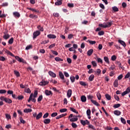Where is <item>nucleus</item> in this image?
I'll list each match as a JSON object with an SVG mask.
<instances>
[{
	"label": "nucleus",
	"instance_id": "obj_60",
	"mask_svg": "<svg viewBox=\"0 0 130 130\" xmlns=\"http://www.w3.org/2000/svg\"><path fill=\"white\" fill-rule=\"evenodd\" d=\"M116 58H117V57H116V56H115V55H113L112 57H111V59H112V60H113V61H114L115 60H116Z\"/></svg>",
	"mask_w": 130,
	"mask_h": 130
},
{
	"label": "nucleus",
	"instance_id": "obj_62",
	"mask_svg": "<svg viewBox=\"0 0 130 130\" xmlns=\"http://www.w3.org/2000/svg\"><path fill=\"white\" fill-rule=\"evenodd\" d=\"M91 64L93 67H97V63L95 61H91Z\"/></svg>",
	"mask_w": 130,
	"mask_h": 130
},
{
	"label": "nucleus",
	"instance_id": "obj_34",
	"mask_svg": "<svg viewBox=\"0 0 130 130\" xmlns=\"http://www.w3.org/2000/svg\"><path fill=\"white\" fill-rule=\"evenodd\" d=\"M38 96V91H35L34 93L33 94L34 98H37V96Z\"/></svg>",
	"mask_w": 130,
	"mask_h": 130
},
{
	"label": "nucleus",
	"instance_id": "obj_4",
	"mask_svg": "<svg viewBox=\"0 0 130 130\" xmlns=\"http://www.w3.org/2000/svg\"><path fill=\"white\" fill-rule=\"evenodd\" d=\"M80 122H81V124H82V125H84V126L86 125V124L87 125L90 124V122H89V121L88 120H81L80 121Z\"/></svg>",
	"mask_w": 130,
	"mask_h": 130
},
{
	"label": "nucleus",
	"instance_id": "obj_18",
	"mask_svg": "<svg viewBox=\"0 0 130 130\" xmlns=\"http://www.w3.org/2000/svg\"><path fill=\"white\" fill-rule=\"evenodd\" d=\"M49 74L50 75V76H51V77H52L53 78H55L56 77V74L52 72V71H49Z\"/></svg>",
	"mask_w": 130,
	"mask_h": 130
},
{
	"label": "nucleus",
	"instance_id": "obj_9",
	"mask_svg": "<svg viewBox=\"0 0 130 130\" xmlns=\"http://www.w3.org/2000/svg\"><path fill=\"white\" fill-rule=\"evenodd\" d=\"M45 93L46 96H50V95H52V91L50 90H46Z\"/></svg>",
	"mask_w": 130,
	"mask_h": 130
},
{
	"label": "nucleus",
	"instance_id": "obj_42",
	"mask_svg": "<svg viewBox=\"0 0 130 130\" xmlns=\"http://www.w3.org/2000/svg\"><path fill=\"white\" fill-rule=\"evenodd\" d=\"M121 105L120 104H115L113 106L114 108H118L119 107H120Z\"/></svg>",
	"mask_w": 130,
	"mask_h": 130
},
{
	"label": "nucleus",
	"instance_id": "obj_12",
	"mask_svg": "<svg viewBox=\"0 0 130 130\" xmlns=\"http://www.w3.org/2000/svg\"><path fill=\"white\" fill-rule=\"evenodd\" d=\"M72 93H73L72 89H69L67 92V96L68 98H70L72 96Z\"/></svg>",
	"mask_w": 130,
	"mask_h": 130
},
{
	"label": "nucleus",
	"instance_id": "obj_49",
	"mask_svg": "<svg viewBox=\"0 0 130 130\" xmlns=\"http://www.w3.org/2000/svg\"><path fill=\"white\" fill-rule=\"evenodd\" d=\"M51 116L52 117H55V116H57V113L54 112L51 114Z\"/></svg>",
	"mask_w": 130,
	"mask_h": 130
},
{
	"label": "nucleus",
	"instance_id": "obj_16",
	"mask_svg": "<svg viewBox=\"0 0 130 130\" xmlns=\"http://www.w3.org/2000/svg\"><path fill=\"white\" fill-rule=\"evenodd\" d=\"M93 49H90L87 51V55H88V56H91L93 54Z\"/></svg>",
	"mask_w": 130,
	"mask_h": 130
},
{
	"label": "nucleus",
	"instance_id": "obj_56",
	"mask_svg": "<svg viewBox=\"0 0 130 130\" xmlns=\"http://www.w3.org/2000/svg\"><path fill=\"white\" fill-rule=\"evenodd\" d=\"M17 99H18V100H23V99H24V96H23V95H19L17 97Z\"/></svg>",
	"mask_w": 130,
	"mask_h": 130
},
{
	"label": "nucleus",
	"instance_id": "obj_21",
	"mask_svg": "<svg viewBox=\"0 0 130 130\" xmlns=\"http://www.w3.org/2000/svg\"><path fill=\"white\" fill-rule=\"evenodd\" d=\"M5 102L6 103H9V104H11V103H12L13 102L12 101V100L8 98H6L5 99Z\"/></svg>",
	"mask_w": 130,
	"mask_h": 130
},
{
	"label": "nucleus",
	"instance_id": "obj_22",
	"mask_svg": "<svg viewBox=\"0 0 130 130\" xmlns=\"http://www.w3.org/2000/svg\"><path fill=\"white\" fill-rule=\"evenodd\" d=\"M24 113H29L30 112H32V110L31 109H25L23 110Z\"/></svg>",
	"mask_w": 130,
	"mask_h": 130
},
{
	"label": "nucleus",
	"instance_id": "obj_38",
	"mask_svg": "<svg viewBox=\"0 0 130 130\" xmlns=\"http://www.w3.org/2000/svg\"><path fill=\"white\" fill-rule=\"evenodd\" d=\"M121 122L122 123H123V124H125L126 123V121H125V119L123 117H121Z\"/></svg>",
	"mask_w": 130,
	"mask_h": 130
},
{
	"label": "nucleus",
	"instance_id": "obj_57",
	"mask_svg": "<svg viewBox=\"0 0 130 130\" xmlns=\"http://www.w3.org/2000/svg\"><path fill=\"white\" fill-rule=\"evenodd\" d=\"M51 52L55 55H58V53L56 51L51 50Z\"/></svg>",
	"mask_w": 130,
	"mask_h": 130
},
{
	"label": "nucleus",
	"instance_id": "obj_40",
	"mask_svg": "<svg viewBox=\"0 0 130 130\" xmlns=\"http://www.w3.org/2000/svg\"><path fill=\"white\" fill-rule=\"evenodd\" d=\"M3 38H4V39H6V40H7V39H9V38H10V36L9 34L5 35L3 36Z\"/></svg>",
	"mask_w": 130,
	"mask_h": 130
},
{
	"label": "nucleus",
	"instance_id": "obj_48",
	"mask_svg": "<svg viewBox=\"0 0 130 130\" xmlns=\"http://www.w3.org/2000/svg\"><path fill=\"white\" fill-rule=\"evenodd\" d=\"M14 74L16 75V77H20V72L14 71Z\"/></svg>",
	"mask_w": 130,
	"mask_h": 130
},
{
	"label": "nucleus",
	"instance_id": "obj_47",
	"mask_svg": "<svg viewBox=\"0 0 130 130\" xmlns=\"http://www.w3.org/2000/svg\"><path fill=\"white\" fill-rule=\"evenodd\" d=\"M87 115L90 116L91 115V110L88 109L86 111Z\"/></svg>",
	"mask_w": 130,
	"mask_h": 130
},
{
	"label": "nucleus",
	"instance_id": "obj_39",
	"mask_svg": "<svg viewBox=\"0 0 130 130\" xmlns=\"http://www.w3.org/2000/svg\"><path fill=\"white\" fill-rule=\"evenodd\" d=\"M38 29H39V30H40V31H42V32H43L44 31V29L43 28V27H41V25L38 26Z\"/></svg>",
	"mask_w": 130,
	"mask_h": 130
},
{
	"label": "nucleus",
	"instance_id": "obj_31",
	"mask_svg": "<svg viewBox=\"0 0 130 130\" xmlns=\"http://www.w3.org/2000/svg\"><path fill=\"white\" fill-rule=\"evenodd\" d=\"M104 59L107 63L109 64V58H108V57L105 56Z\"/></svg>",
	"mask_w": 130,
	"mask_h": 130
},
{
	"label": "nucleus",
	"instance_id": "obj_46",
	"mask_svg": "<svg viewBox=\"0 0 130 130\" xmlns=\"http://www.w3.org/2000/svg\"><path fill=\"white\" fill-rule=\"evenodd\" d=\"M89 80L90 81H93L94 80V75H90L89 78Z\"/></svg>",
	"mask_w": 130,
	"mask_h": 130
},
{
	"label": "nucleus",
	"instance_id": "obj_28",
	"mask_svg": "<svg viewBox=\"0 0 130 130\" xmlns=\"http://www.w3.org/2000/svg\"><path fill=\"white\" fill-rule=\"evenodd\" d=\"M55 60L56 61H63V59L58 57H55Z\"/></svg>",
	"mask_w": 130,
	"mask_h": 130
},
{
	"label": "nucleus",
	"instance_id": "obj_52",
	"mask_svg": "<svg viewBox=\"0 0 130 130\" xmlns=\"http://www.w3.org/2000/svg\"><path fill=\"white\" fill-rule=\"evenodd\" d=\"M97 60L98 62H100L101 63H103V61L102 60V59L97 57Z\"/></svg>",
	"mask_w": 130,
	"mask_h": 130
},
{
	"label": "nucleus",
	"instance_id": "obj_44",
	"mask_svg": "<svg viewBox=\"0 0 130 130\" xmlns=\"http://www.w3.org/2000/svg\"><path fill=\"white\" fill-rule=\"evenodd\" d=\"M116 64H118V66H119V68L122 69V67H121V62H120V61H116Z\"/></svg>",
	"mask_w": 130,
	"mask_h": 130
},
{
	"label": "nucleus",
	"instance_id": "obj_15",
	"mask_svg": "<svg viewBox=\"0 0 130 130\" xmlns=\"http://www.w3.org/2000/svg\"><path fill=\"white\" fill-rule=\"evenodd\" d=\"M50 119L47 118L43 120V122L45 123V124H48L49 123H50Z\"/></svg>",
	"mask_w": 130,
	"mask_h": 130
},
{
	"label": "nucleus",
	"instance_id": "obj_2",
	"mask_svg": "<svg viewBox=\"0 0 130 130\" xmlns=\"http://www.w3.org/2000/svg\"><path fill=\"white\" fill-rule=\"evenodd\" d=\"M31 101L34 102L35 103L36 102V99H35V98H33V93L30 94L28 100V102H31Z\"/></svg>",
	"mask_w": 130,
	"mask_h": 130
},
{
	"label": "nucleus",
	"instance_id": "obj_51",
	"mask_svg": "<svg viewBox=\"0 0 130 130\" xmlns=\"http://www.w3.org/2000/svg\"><path fill=\"white\" fill-rule=\"evenodd\" d=\"M96 96L98 97V99H99V100H101V94H100V93H98L96 94Z\"/></svg>",
	"mask_w": 130,
	"mask_h": 130
},
{
	"label": "nucleus",
	"instance_id": "obj_27",
	"mask_svg": "<svg viewBox=\"0 0 130 130\" xmlns=\"http://www.w3.org/2000/svg\"><path fill=\"white\" fill-rule=\"evenodd\" d=\"M91 102L96 106H100V105H99V104H98V103L94 100H91Z\"/></svg>",
	"mask_w": 130,
	"mask_h": 130
},
{
	"label": "nucleus",
	"instance_id": "obj_54",
	"mask_svg": "<svg viewBox=\"0 0 130 130\" xmlns=\"http://www.w3.org/2000/svg\"><path fill=\"white\" fill-rule=\"evenodd\" d=\"M114 99L117 101H119V100H120L119 97L117 95H115V94L114 95Z\"/></svg>",
	"mask_w": 130,
	"mask_h": 130
},
{
	"label": "nucleus",
	"instance_id": "obj_30",
	"mask_svg": "<svg viewBox=\"0 0 130 130\" xmlns=\"http://www.w3.org/2000/svg\"><path fill=\"white\" fill-rule=\"evenodd\" d=\"M19 120L21 123H23V124H25V123H26V121L23 119V118L22 117H20Z\"/></svg>",
	"mask_w": 130,
	"mask_h": 130
},
{
	"label": "nucleus",
	"instance_id": "obj_58",
	"mask_svg": "<svg viewBox=\"0 0 130 130\" xmlns=\"http://www.w3.org/2000/svg\"><path fill=\"white\" fill-rule=\"evenodd\" d=\"M130 77V72H128L127 74L125 76L124 79H128Z\"/></svg>",
	"mask_w": 130,
	"mask_h": 130
},
{
	"label": "nucleus",
	"instance_id": "obj_13",
	"mask_svg": "<svg viewBox=\"0 0 130 130\" xmlns=\"http://www.w3.org/2000/svg\"><path fill=\"white\" fill-rule=\"evenodd\" d=\"M114 114H115V115L119 116V115H120V114H121V112H120V111H118V110H115L114 111Z\"/></svg>",
	"mask_w": 130,
	"mask_h": 130
},
{
	"label": "nucleus",
	"instance_id": "obj_45",
	"mask_svg": "<svg viewBox=\"0 0 130 130\" xmlns=\"http://www.w3.org/2000/svg\"><path fill=\"white\" fill-rule=\"evenodd\" d=\"M7 93V90L5 89L0 90V94H6Z\"/></svg>",
	"mask_w": 130,
	"mask_h": 130
},
{
	"label": "nucleus",
	"instance_id": "obj_35",
	"mask_svg": "<svg viewBox=\"0 0 130 130\" xmlns=\"http://www.w3.org/2000/svg\"><path fill=\"white\" fill-rule=\"evenodd\" d=\"M112 10H113V11H114V12H118V11H119L118 8H117V7H116V6L113 7Z\"/></svg>",
	"mask_w": 130,
	"mask_h": 130
},
{
	"label": "nucleus",
	"instance_id": "obj_6",
	"mask_svg": "<svg viewBox=\"0 0 130 130\" xmlns=\"http://www.w3.org/2000/svg\"><path fill=\"white\" fill-rule=\"evenodd\" d=\"M15 59L18 60V61H19V62H25V60H24L23 58H21L19 56H14Z\"/></svg>",
	"mask_w": 130,
	"mask_h": 130
},
{
	"label": "nucleus",
	"instance_id": "obj_41",
	"mask_svg": "<svg viewBox=\"0 0 130 130\" xmlns=\"http://www.w3.org/2000/svg\"><path fill=\"white\" fill-rule=\"evenodd\" d=\"M71 125L72 126V127H73V128H76L77 127H78V125H77V124H76L75 123L73 122L71 124Z\"/></svg>",
	"mask_w": 130,
	"mask_h": 130
},
{
	"label": "nucleus",
	"instance_id": "obj_1",
	"mask_svg": "<svg viewBox=\"0 0 130 130\" xmlns=\"http://www.w3.org/2000/svg\"><path fill=\"white\" fill-rule=\"evenodd\" d=\"M107 24L104 25L103 24H99V27H102V28H109L111 27V25H112V22L111 21L110 22H107Z\"/></svg>",
	"mask_w": 130,
	"mask_h": 130
},
{
	"label": "nucleus",
	"instance_id": "obj_17",
	"mask_svg": "<svg viewBox=\"0 0 130 130\" xmlns=\"http://www.w3.org/2000/svg\"><path fill=\"white\" fill-rule=\"evenodd\" d=\"M81 100L82 102L85 103L87 101V98H86V96L85 95H82L81 97Z\"/></svg>",
	"mask_w": 130,
	"mask_h": 130
},
{
	"label": "nucleus",
	"instance_id": "obj_14",
	"mask_svg": "<svg viewBox=\"0 0 130 130\" xmlns=\"http://www.w3.org/2000/svg\"><path fill=\"white\" fill-rule=\"evenodd\" d=\"M42 115H43V113H42V112H40L38 115H37V120H38V119H40V118L42 117Z\"/></svg>",
	"mask_w": 130,
	"mask_h": 130
},
{
	"label": "nucleus",
	"instance_id": "obj_61",
	"mask_svg": "<svg viewBox=\"0 0 130 130\" xmlns=\"http://www.w3.org/2000/svg\"><path fill=\"white\" fill-rule=\"evenodd\" d=\"M115 69V66L112 65L111 67L109 68L110 71H113Z\"/></svg>",
	"mask_w": 130,
	"mask_h": 130
},
{
	"label": "nucleus",
	"instance_id": "obj_32",
	"mask_svg": "<svg viewBox=\"0 0 130 130\" xmlns=\"http://www.w3.org/2000/svg\"><path fill=\"white\" fill-rule=\"evenodd\" d=\"M87 42H89V43H90V44H91V45L96 44V42L95 41L88 40Z\"/></svg>",
	"mask_w": 130,
	"mask_h": 130
},
{
	"label": "nucleus",
	"instance_id": "obj_33",
	"mask_svg": "<svg viewBox=\"0 0 130 130\" xmlns=\"http://www.w3.org/2000/svg\"><path fill=\"white\" fill-rule=\"evenodd\" d=\"M42 99H43V95H40L38 98V102H41V101H42Z\"/></svg>",
	"mask_w": 130,
	"mask_h": 130
},
{
	"label": "nucleus",
	"instance_id": "obj_7",
	"mask_svg": "<svg viewBox=\"0 0 130 130\" xmlns=\"http://www.w3.org/2000/svg\"><path fill=\"white\" fill-rule=\"evenodd\" d=\"M13 15L15 18H20L21 17V14L18 12H13Z\"/></svg>",
	"mask_w": 130,
	"mask_h": 130
},
{
	"label": "nucleus",
	"instance_id": "obj_3",
	"mask_svg": "<svg viewBox=\"0 0 130 130\" xmlns=\"http://www.w3.org/2000/svg\"><path fill=\"white\" fill-rule=\"evenodd\" d=\"M41 32L39 31V30H37L35 32L33 33V39H36L37 38L38 36H39L40 35Z\"/></svg>",
	"mask_w": 130,
	"mask_h": 130
},
{
	"label": "nucleus",
	"instance_id": "obj_53",
	"mask_svg": "<svg viewBox=\"0 0 130 130\" xmlns=\"http://www.w3.org/2000/svg\"><path fill=\"white\" fill-rule=\"evenodd\" d=\"M98 35H99V36H102V35H104V31L102 30L101 31H99Z\"/></svg>",
	"mask_w": 130,
	"mask_h": 130
},
{
	"label": "nucleus",
	"instance_id": "obj_59",
	"mask_svg": "<svg viewBox=\"0 0 130 130\" xmlns=\"http://www.w3.org/2000/svg\"><path fill=\"white\" fill-rule=\"evenodd\" d=\"M55 46V44H52L50 46H49V49H51V48H53Z\"/></svg>",
	"mask_w": 130,
	"mask_h": 130
},
{
	"label": "nucleus",
	"instance_id": "obj_43",
	"mask_svg": "<svg viewBox=\"0 0 130 130\" xmlns=\"http://www.w3.org/2000/svg\"><path fill=\"white\" fill-rule=\"evenodd\" d=\"M70 80L72 82V83H74L75 82V77L74 76H71L70 77Z\"/></svg>",
	"mask_w": 130,
	"mask_h": 130
},
{
	"label": "nucleus",
	"instance_id": "obj_11",
	"mask_svg": "<svg viewBox=\"0 0 130 130\" xmlns=\"http://www.w3.org/2000/svg\"><path fill=\"white\" fill-rule=\"evenodd\" d=\"M118 43H120V44H121L122 46H123V47H125V46H126V44H125V42H124V41L121 40H119Z\"/></svg>",
	"mask_w": 130,
	"mask_h": 130
},
{
	"label": "nucleus",
	"instance_id": "obj_20",
	"mask_svg": "<svg viewBox=\"0 0 130 130\" xmlns=\"http://www.w3.org/2000/svg\"><path fill=\"white\" fill-rule=\"evenodd\" d=\"M70 109L71 111H72V112H74V113H76L77 114H79V112H78L75 108L70 107Z\"/></svg>",
	"mask_w": 130,
	"mask_h": 130
},
{
	"label": "nucleus",
	"instance_id": "obj_25",
	"mask_svg": "<svg viewBox=\"0 0 130 130\" xmlns=\"http://www.w3.org/2000/svg\"><path fill=\"white\" fill-rule=\"evenodd\" d=\"M5 52L6 53H7V54H9V55H11V56L15 57V55H14L12 52H11V51L8 50H6Z\"/></svg>",
	"mask_w": 130,
	"mask_h": 130
},
{
	"label": "nucleus",
	"instance_id": "obj_24",
	"mask_svg": "<svg viewBox=\"0 0 130 130\" xmlns=\"http://www.w3.org/2000/svg\"><path fill=\"white\" fill-rule=\"evenodd\" d=\"M78 118H77L76 117H74L72 118H71L70 119V121H71V122H74L75 121H78Z\"/></svg>",
	"mask_w": 130,
	"mask_h": 130
},
{
	"label": "nucleus",
	"instance_id": "obj_23",
	"mask_svg": "<svg viewBox=\"0 0 130 130\" xmlns=\"http://www.w3.org/2000/svg\"><path fill=\"white\" fill-rule=\"evenodd\" d=\"M24 92H25V93H28L29 94H30L31 93V90L28 87H25L24 88Z\"/></svg>",
	"mask_w": 130,
	"mask_h": 130
},
{
	"label": "nucleus",
	"instance_id": "obj_29",
	"mask_svg": "<svg viewBox=\"0 0 130 130\" xmlns=\"http://www.w3.org/2000/svg\"><path fill=\"white\" fill-rule=\"evenodd\" d=\"M87 99L88 100L91 101V102H92V99H93V98H94V96L90 94L87 95Z\"/></svg>",
	"mask_w": 130,
	"mask_h": 130
},
{
	"label": "nucleus",
	"instance_id": "obj_64",
	"mask_svg": "<svg viewBox=\"0 0 130 130\" xmlns=\"http://www.w3.org/2000/svg\"><path fill=\"white\" fill-rule=\"evenodd\" d=\"M68 6L69 7V8H74V4H71V3H69L68 4Z\"/></svg>",
	"mask_w": 130,
	"mask_h": 130
},
{
	"label": "nucleus",
	"instance_id": "obj_19",
	"mask_svg": "<svg viewBox=\"0 0 130 130\" xmlns=\"http://www.w3.org/2000/svg\"><path fill=\"white\" fill-rule=\"evenodd\" d=\"M113 85L115 88H117L118 87V80L116 79L114 82Z\"/></svg>",
	"mask_w": 130,
	"mask_h": 130
},
{
	"label": "nucleus",
	"instance_id": "obj_63",
	"mask_svg": "<svg viewBox=\"0 0 130 130\" xmlns=\"http://www.w3.org/2000/svg\"><path fill=\"white\" fill-rule=\"evenodd\" d=\"M6 117L7 119H11V115L9 114H6Z\"/></svg>",
	"mask_w": 130,
	"mask_h": 130
},
{
	"label": "nucleus",
	"instance_id": "obj_8",
	"mask_svg": "<svg viewBox=\"0 0 130 130\" xmlns=\"http://www.w3.org/2000/svg\"><path fill=\"white\" fill-rule=\"evenodd\" d=\"M47 37L50 39H55V38H56V36L55 35L49 34L47 35Z\"/></svg>",
	"mask_w": 130,
	"mask_h": 130
},
{
	"label": "nucleus",
	"instance_id": "obj_5",
	"mask_svg": "<svg viewBox=\"0 0 130 130\" xmlns=\"http://www.w3.org/2000/svg\"><path fill=\"white\" fill-rule=\"evenodd\" d=\"M48 81H45L43 80L41 82H40L39 84L40 86H46V85L48 84Z\"/></svg>",
	"mask_w": 130,
	"mask_h": 130
},
{
	"label": "nucleus",
	"instance_id": "obj_10",
	"mask_svg": "<svg viewBox=\"0 0 130 130\" xmlns=\"http://www.w3.org/2000/svg\"><path fill=\"white\" fill-rule=\"evenodd\" d=\"M55 6H61L62 5V0H57V2L55 3Z\"/></svg>",
	"mask_w": 130,
	"mask_h": 130
},
{
	"label": "nucleus",
	"instance_id": "obj_26",
	"mask_svg": "<svg viewBox=\"0 0 130 130\" xmlns=\"http://www.w3.org/2000/svg\"><path fill=\"white\" fill-rule=\"evenodd\" d=\"M59 76L61 80L63 79V78H64V75H63V74L61 72H59Z\"/></svg>",
	"mask_w": 130,
	"mask_h": 130
},
{
	"label": "nucleus",
	"instance_id": "obj_37",
	"mask_svg": "<svg viewBox=\"0 0 130 130\" xmlns=\"http://www.w3.org/2000/svg\"><path fill=\"white\" fill-rule=\"evenodd\" d=\"M105 96L107 100H111V96H110V95L108 94H106Z\"/></svg>",
	"mask_w": 130,
	"mask_h": 130
},
{
	"label": "nucleus",
	"instance_id": "obj_50",
	"mask_svg": "<svg viewBox=\"0 0 130 130\" xmlns=\"http://www.w3.org/2000/svg\"><path fill=\"white\" fill-rule=\"evenodd\" d=\"M79 84L81 85V86H86L87 84H86V82H84L83 81H80L79 82Z\"/></svg>",
	"mask_w": 130,
	"mask_h": 130
},
{
	"label": "nucleus",
	"instance_id": "obj_36",
	"mask_svg": "<svg viewBox=\"0 0 130 130\" xmlns=\"http://www.w3.org/2000/svg\"><path fill=\"white\" fill-rule=\"evenodd\" d=\"M9 44H13L14 43V38H11L8 41Z\"/></svg>",
	"mask_w": 130,
	"mask_h": 130
},
{
	"label": "nucleus",
	"instance_id": "obj_55",
	"mask_svg": "<svg viewBox=\"0 0 130 130\" xmlns=\"http://www.w3.org/2000/svg\"><path fill=\"white\" fill-rule=\"evenodd\" d=\"M67 111H68V109H61L59 110V112L61 113L67 112Z\"/></svg>",
	"mask_w": 130,
	"mask_h": 130
}]
</instances>
